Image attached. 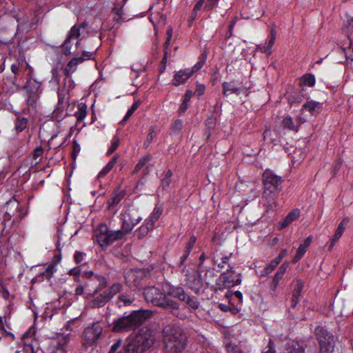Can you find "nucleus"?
Listing matches in <instances>:
<instances>
[{"instance_id": "f257e3e1", "label": "nucleus", "mask_w": 353, "mask_h": 353, "mask_svg": "<svg viewBox=\"0 0 353 353\" xmlns=\"http://www.w3.org/2000/svg\"><path fill=\"white\" fill-rule=\"evenodd\" d=\"M155 338L151 329L143 327L134 335L129 336L123 347L124 353H143L154 343Z\"/></svg>"}, {"instance_id": "f03ea898", "label": "nucleus", "mask_w": 353, "mask_h": 353, "mask_svg": "<svg viewBox=\"0 0 353 353\" xmlns=\"http://www.w3.org/2000/svg\"><path fill=\"white\" fill-rule=\"evenodd\" d=\"M165 349L170 352H181L186 346V336L183 330L175 325H168L163 330Z\"/></svg>"}, {"instance_id": "7ed1b4c3", "label": "nucleus", "mask_w": 353, "mask_h": 353, "mask_svg": "<svg viewBox=\"0 0 353 353\" xmlns=\"http://www.w3.org/2000/svg\"><path fill=\"white\" fill-rule=\"evenodd\" d=\"M151 315L149 310H137L128 316H123L114 321L112 330L121 332L135 329L140 326Z\"/></svg>"}, {"instance_id": "20e7f679", "label": "nucleus", "mask_w": 353, "mask_h": 353, "mask_svg": "<svg viewBox=\"0 0 353 353\" xmlns=\"http://www.w3.org/2000/svg\"><path fill=\"white\" fill-rule=\"evenodd\" d=\"M122 288V285L119 283H114L103 292H100L101 290L97 292L96 288L88 303V306L90 308H98L104 306L115 294L119 293Z\"/></svg>"}, {"instance_id": "39448f33", "label": "nucleus", "mask_w": 353, "mask_h": 353, "mask_svg": "<svg viewBox=\"0 0 353 353\" xmlns=\"http://www.w3.org/2000/svg\"><path fill=\"white\" fill-rule=\"evenodd\" d=\"M96 238L97 242L103 249L112 244L118 240L123 238V232L120 230H110L108 225L105 223H101L97 228Z\"/></svg>"}, {"instance_id": "423d86ee", "label": "nucleus", "mask_w": 353, "mask_h": 353, "mask_svg": "<svg viewBox=\"0 0 353 353\" xmlns=\"http://www.w3.org/2000/svg\"><path fill=\"white\" fill-rule=\"evenodd\" d=\"M263 196L267 199L272 198L273 194L278 190L281 184V177L275 174L272 171L266 170L263 176Z\"/></svg>"}, {"instance_id": "0eeeda50", "label": "nucleus", "mask_w": 353, "mask_h": 353, "mask_svg": "<svg viewBox=\"0 0 353 353\" xmlns=\"http://www.w3.org/2000/svg\"><path fill=\"white\" fill-rule=\"evenodd\" d=\"M23 88L26 90V103L28 107L36 108L37 101L42 92L41 82L32 79V76L27 80Z\"/></svg>"}, {"instance_id": "6e6552de", "label": "nucleus", "mask_w": 353, "mask_h": 353, "mask_svg": "<svg viewBox=\"0 0 353 353\" xmlns=\"http://www.w3.org/2000/svg\"><path fill=\"white\" fill-rule=\"evenodd\" d=\"M220 283H217V288H229L238 285L241 283V274H236L233 267L229 266L225 272L219 276Z\"/></svg>"}, {"instance_id": "1a4fd4ad", "label": "nucleus", "mask_w": 353, "mask_h": 353, "mask_svg": "<svg viewBox=\"0 0 353 353\" xmlns=\"http://www.w3.org/2000/svg\"><path fill=\"white\" fill-rule=\"evenodd\" d=\"M122 220L121 229L119 230L123 232V237L128 233L132 230L134 227L137 225L141 220V217L137 215L133 210H126L121 214Z\"/></svg>"}, {"instance_id": "9d476101", "label": "nucleus", "mask_w": 353, "mask_h": 353, "mask_svg": "<svg viewBox=\"0 0 353 353\" xmlns=\"http://www.w3.org/2000/svg\"><path fill=\"white\" fill-rule=\"evenodd\" d=\"M166 287L149 286L145 288L143 295L148 303H151L154 306H158L163 301L165 295H167Z\"/></svg>"}, {"instance_id": "9b49d317", "label": "nucleus", "mask_w": 353, "mask_h": 353, "mask_svg": "<svg viewBox=\"0 0 353 353\" xmlns=\"http://www.w3.org/2000/svg\"><path fill=\"white\" fill-rule=\"evenodd\" d=\"M58 95V103L57 108L53 111V117L57 120H62L66 114H64V111L69 106V93H67L65 90H59L57 92Z\"/></svg>"}, {"instance_id": "f8f14e48", "label": "nucleus", "mask_w": 353, "mask_h": 353, "mask_svg": "<svg viewBox=\"0 0 353 353\" xmlns=\"http://www.w3.org/2000/svg\"><path fill=\"white\" fill-rule=\"evenodd\" d=\"M103 327L99 321H96L88 325L84 330V337L87 345H92L100 338Z\"/></svg>"}, {"instance_id": "ddd939ff", "label": "nucleus", "mask_w": 353, "mask_h": 353, "mask_svg": "<svg viewBox=\"0 0 353 353\" xmlns=\"http://www.w3.org/2000/svg\"><path fill=\"white\" fill-rule=\"evenodd\" d=\"M232 254L227 255L223 250L219 248H215L210 254V258L214 263L219 268H223L225 265L228 263Z\"/></svg>"}, {"instance_id": "4468645a", "label": "nucleus", "mask_w": 353, "mask_h": 353, "mask_svg": "<svg viewBox=\"0 0 353 353\" xmlns=\"http://www.w3.org/2000/svg\"><path fill=\"white\" fill-rule=\"evenodd\" d=\"M314 334L319 344L334 343L333 334L323 326H317L314 330Z\"/></svg>"}, {"instance_id": "2eb2a0df", "label": "nucleus", "mask_w": 353, "mask_h": 353, "mask_svg": "<svg viewBox=\"0 0 353 353\" xmlns=\"http://www.w3.org/2000/svg\"><path fill=\"white\" fill-rule=\"evenodd\" d=\"M186 284L194 292L198 293L202 286L201 275L198 272L186 274Z\"/></svg>"}, {"instance_id": "dca6fc26", "label": "nucleus", "mask_w": 353, "mask_h": 353, "mask_svg": "<svg viewBox=\"0 0 353 353\" xmlns=\"http://www.w3.org/2000/svg\"><path fill=\"white\" fill-rule=\"evenodd\" d=\"M348 223H349V219L347 217H345L342 219L341 223L339 224L334 235L331 238L330 242H328V250H332L335 243L342 236Z\"/></svg>"}, {"instance_id": "f3484780", "label": "nucleus", "mask_w": 353, "mask_h": 353, "mask_svg": "<svg viewBox=\"0 0 353 353\" xmlns=\"http://www.w3.org/2000/svg\"><path fill=\"white\" fill-rule=\"evenodd\" d=\"M83 276L91 280L94 282H98L97 287V292L98 290H103L108 285L107 279L101 275L94 274L92 271H85L83 272Z\"/></svg>"}, {"instance_id": "a211bd4d", "label": "nucleus", "mask_w": 353, "mask_h": 353, "mask_svg": "<svg viewBox=\"0 0 353 353\" xmlns=\"http://www.w3.org/2000/svg\"><path fill=\"white\" fill-rule=\"evenodd\" d=\"M79 28H77L76 26H73L68 32L66 39L62 44L63 53L65 55L68 56L71 54V46L70 45L71 39L79 38Z\"/></svg>"}, {"instance_id": "6ab92c4d", "label": "nucleus", "mask_w": 353, "mask_h": 353, "mask_svg": "<svg viewBox=\"0 0 353 353\" xmlns=\"http://www.w3.org/2000/svg\"><path fill=\"white\" fill-rule=\"evenodd\" d=\"M126 194L125 190H121V186H118L112 192L110 198L108 200L107 204L109 209L117 205Z\"/></svg>"}, {"instance_id": "aec40b11", "label": "nucleus", "mask_w": 353, "mask_h": 353, "mask_svg": "<svg viewBox=\"0 0 353 353\" xmlns=\"http://www.w3.org/2000/svg\"><path fill=\"white\" fill-rule=\"evenodd\" d=\"M167 295L179 299L181 301H185L188 298V294L184 289L180 286H166Z\"/></svg>"}, {"instance_id": "412c9836", "label": "nucleus", "mask_w": 353, "mask_h": 353, "mask_svg": "<svg viewBox=\"0 0 353 353\" xmlns=\"http://www.w3.org/2000/svg\"><path fill=\"white\" fill-rule=\"evenodd\" d=\"M289 266V263L285 261L278 269L276 274H274L272 281L270 283V288L272 291H275L279 281L282 279L283 275L286 272V270Z\"/></svg>"}, {"instance_id": "4be33fe9", "label": "nucleus", "mask_w": 353, "mask_h": 353, "mask_svg": "<svg viewBox=\"0 0 353 353\" xmlns=\"http://www.w3.org/2000/svg\"><path fill=\"white\" fill-rule=\"evenodd\" d=\"M193 74V71H190V68L181 70L177 72L172 81L173 85L175 86L180 85L186 82V81Z\"/></svg>"}, {"instance_id": "5701e85b", "label": "nucleus", "mask_w": 353, "mask_h": 353, "mask_svg": "<svg viewBox=\"0 0 353 353\" xmlns=\"http://www.w3.org/2000/svg\"><path fill=\"white\" fill-rule=\"evenodd\" d=\"M85 59L83 57H74L67 64L64 68L63 72L67 78H69L72 73L74 72L79 64L83 63Z\"/></svg>"}, {"instance_id": "b1692460", "label": "nucleus", "mask_w": 353, "mask_h": 353, "mask_svg": "<svg viewBox=\"0 0 353 353\" xmlns=\"http://www.w3.org/2000/svg\"><path fill=\"white\" fill-rule=\"evenodd\" d=\"M303 288V283L301 280L297 279L295 282V284L293 288L292 294V307H295L298 304L300 297L301 296V292Z\"/></svg>"}, {"instance_id": "393cba45", "label": "nucleus", "mask_w": 353, "mask_h": 353, "mask_svg": "<svg viewBox=\"0 0 353 353\" xmlns=\"http://www.w3.org/2000/svg\"><path fill=\"white\" fill-rule=\"evenodd\" d=\"M312 241V236H309L305 239L304 242L299 245L296 251V254L292 261L293 263H296L303 256L307 248L310 245Z\"/></svg>"}, {"instance_id": "a878e982", "label": "nucleus", "mask_w": 353, "mask_h": 353, "mask_svg": "<svg viewBox=\"0 0 353 353\" xmlns=\"http://www.w3.org/2000/svg\"><path fill=\"white\" fill-rule=\"evenodd\" d=\"M323 108V103L315 101H307L302 106V110H307L311 114L314 115L319 113Z\"/></svg>"}, {"instance_id": "bb28decb", "label": "nucleus", "mask_w": 353, "mask_h": 353, "mask_svg": "<svg viewBox=\"0 0 353 353\" xmlns=\"http://www.w3.org/2000/svg\"><path fill=\"white\" fill-rule=\"evenodd\" d=\"M11 71L15 75L14 80L17 79L20 72L22 71H28L29 76H32L33 73L32 68L28 63H25L24 65L23 63H18L17 64H12L11 65Z\"/></svg>"}, {"instance_id": "cd10ccee", "label": "nucleus", "mask_w": 353, "mask_h": 353, "mask_svg": "<svg viewBox=\"0 0 353 353\" xmlns=\"http://www.w3.org/2000/svg\"><path fill=\"white\" fill-rule=\"evenodd\" d=\"M150 21L152 23L156 31L164 28L166 23L165 17L160 12L153 13L150 17Z\"/></svg>"}, {"instance_id": "c85d7f7f", "label": "nucleus", "mask_w": 353, "mask_h": 353, "mask_svg": "<svg viewBox=\"0 0 353 353\" xmlns=\"http://www.w3.org/2000/svg\"><path fill=\"white\" fill-rule=\"evenodd\" d=\"M143 276V273L137 270H132L128 272L125 276L128 282L131 283L134 286H139L140 279Z\"/></svg>"}, {"instance_id": "c756f323", "label": "nucleus", "mask_w": 353, "mask_h": 353, "mask_svg": "<svg viewBox=\"0 0 353 353\" xmlns=\"http://www.w3.org/2000/svg\"><path fill=\"white\" fill-rule=\"evenodd\" d=\"M300 216V211L298 209L293 210L284 219L281 223L280 229H283L291 224L294 221L296 220Z\"/></svg>"}, {"instance_id": "7c9ffc66", "label": "nucleus", "mask_w": 353, "mask_h": 353, "mask_svg": "<svg viewBox=\"0 0 353 353\" xmlns=\"http://www.w3.org/2000/svg\"><path fill=\"white\" fill-rule=\"evenodd\" d=\"M223 93L224 96H228L232 94H240L241 89L239 87H236L232 83L224 82L222 84Z\"/></svg>"}, {"instance_id": "2f4dec72", "label": "nucleus", "mask_w": 353, "mask_h": 353, "mask_svg": "<svg viewBox=\"0 0 353 353\" xmlns=\"http://www.w3.org/2000/svg\"><path fill=\"white\" fill-rule=\"evenodd\" d=\"M168 295H165L163 301H161V304H159L157 307H162L166 310H178L179 309V304L169 298L167 297Z\"/></svg>"}, {"instance_id": "473e14b6", "label": "nucleus", "mask_w": 353, "mask_h": 353, "mask_svg": "<svg viewBox=\"0 0 353 353\" xmlns=\"http://www.w3.org/2000/svg\"><path fill=\"white\" fill-rule=\"evenodd\" d=\"M119 158L118 154H115L112 157L111 160L107 163V165L102 169L99 173L98 178H103L107 175L114 167Z\"/></svg>"}, {"instance_id": "72a5a7b5", "label": "nucleus", "mask_w": 353, "mask_h": 353, "mask_svg": "<svg viewBox=\"0 0 353 353\" xmlns=\"http://www.w3.org/2000/svg\"><path fill=\"white\" fill-rule=\"evenodd\" d=\"M214 270L213 268H208L206 270L205 274L201 276L203 280L208 286L212 285L216 278Z\"/></svg>"}, {"instance_id": "f704fd0d", "label": "nucleus", "mask_w": 353, "mask_h": 353, "mask_svg": "<svg viewBox=\"0 0 353 353\" xmlns=\"http://www.w3.org/2000/svg\"><path fill=\"white\" fill-rule=\"evenodd\" d=\"M87 115V105L84 103H81L77 106V111L74 113V117L77 118V121H82Z\"/></svg>"}, {"instance_id": "c9c22d12", "label": "nucleus", "mask_w": 353, "mask_h": 353, "mask_svg": "<svg viewBox=\"0 0 353 353\" xmlns=\"http://www.w3.org/2000/svg\"><path fill=\"white\" fill-rule=\"evenodd\" d=\"M276 35V30L274 28L271 29L268 43L266 46H263V52L268 54H270L272 53L271 50L275 42Z\"/></svg>"}, {"instance_id": "e433bc0d", "label": "nucleus", "mask_w": 353, "mask_h": 353, "mask_svg": "<svg viewBox=\"0 0 353 353\" xmlns=\"http://www.w3.org/2000/svg\"><path fill=\"white\" fill-rule=\"evenodd\" d=\"M153 228L154 226L152 225V223H150L145 221L144 224H143L137 230L138 237L143 238Z\"/></svg>"}, {"instance_id": "4c0bfd02", "label": "nucleus", "mask_w": 353, "mask_h": 353, "mask_svg": "<svg viewBox=\"0 0 353 353\" xmlns=\"http://www.w3.org/2000/svg\"><path fill=\"white\" fill-rule=\"evenodd\" d=\"M287 353H305V349L299 342L294 341L288 346Z\"/></svg>"}, {"instance_id": "58836bf2", "label": "nucleus", "mask_w": 353, "mask_h": 353, "mask_svg": "<svg viewBox=\"0 0 353 353\" xmlns=\"http://www.w3.org/2000/svg\"><path fill=\"white\" fill-rule=\"evenodd\" d=\"M282 124L284 128L290 130L298 131V128L295 125L293 119L291 117H285L283 121Z\"/></svg>"}, {"instance_id": "ea45409f", "label": "nucleus", "mask_w": 353, "mask_h": 353, "mask_svg": "<svg viewBox=\"0 0 353 353\" xmlns=\"http://www.w3.org/2000/svg\"><path fill=\"white\" fill-rule=\"evenodd\" d=\"M156 135V128L154 126H151L149 129V132L147 135L146 139L143 143V146L145 148L149 147L153 139L155 138Z\"/></svg>"}, {"instance_id": "a19ab883", "label": "nucleus", "mask_w": 353, "mask_h": 353, "mask_svg": "<svg viewBox=\"0 0 353 353\" xmlns=\"http://www.w3.org/2000/svg\"><path fill=\"white\" fill-rule=\"evenodd\" d=\"M28 121L25 117H18L15 121V129L17 132H22L27 127Z\"/></svg>"}, {"instance_id": "79ce46f5", "label": "nucleus", "mask_w": 353, "mask_h": 353, "mask_svg": "<svg viewBox=\"0 0 353 353\" xmlns=\"http://www.w3.org/2000/svg\"><path fill=\"white\" fill-rule=\"evenodd\" d=\"M162 212L163 211L160 208H155L148 219H146L145 221L150 223H152V225L154 226V223L159 219Z\"/></svg>"}, {"instance_id": "37998d69", "label": "nucleus", "mask_w": 353, "mask_h": 353, "mask_svg": "<svg viewBox=\"0 0 353 353\" xmlns=\"http://www.w3.org/2000/svg\"><path fill=\"white\" fill-rule=\"evenodd\" d=\"M352 43L350 41L349 46L347 48L341 47V50L345 54L347 63L353 61V48L352 47Z\"/></svg>"}, {"instance_id": "c03bdc74", "label": "nucleus", "mask_w": 353, "mask_h": 353, "mask_svg": "<svg viewBox=\"0 0 353 353\" xmlns=\"http://www.w3.org/2000/svg\"><path fill=\"white\" fill-rule=\"evenodd\" d=\"M301 81L305 85L312 87L315 85L316 80L313 74H307L302 76L301 78Z\"/></svg>"}, {"instance_id": "a18cd8bd", "label": "nucleus", "mask_w": 353, "mask_h": 353, "mask_svg": "<svg viewBox=\"0 0 353 353\" xmlns=\"http://www.w3.org/2000/svg\"><path fill=\"white\" fill-rule=\"evenodd\" d=\"M279 263L276 259L271 261L263 269L261 276L268 275L271 273Z\"/></svg>"}, {"instance_id": "49530a36", "label": "nucleus", "mask_w": 353, "mask_h": 353, "mask_svg": "<svg viewBox=\"0 0 353 353\" xmlns=\"http://www.w3.org/2000/svg\"><path fill=\"white\" fill-rule=\"evenodd\" d=\"M150 160V155H146L142 158H141L136 165L134 170L132 171V174H137L146 163Z\"/></svg>"}, {"instance_id": "de8ad7c7", "label": "nucleus", "mask_w": 353, "mask_h": 353, "mask_svg": "<svg viewBox=\"0 0 353 353\" xmlns=\"http://www.w3.org/2000/svg\"><path fill=\"white\" fill-rule=\"evenodd\" d=\"M172 176V172L170 170H168L166 172L165 176L161 179V185L163 190H166L167 188H169L170 183H171Z\"/></svg>"}, {"instance_id": "09e8293b", "label": "nucleus", "mask_w": 353, "mask_h": 353, "mask_svg": "<svg viewBox=\"0 0 353 353\" xmlns=\"http://www.w3.org/2000/svg\"><path fill=\"white\" fill-rule=\"evenodd\" d=\"M207 59V55L205 54H202L199 58L198 62L190 68V71H193V74L200 70L204 65Z\"/></svg>"}, {"instance_id": "8fccbe9b", "label": "nucleus", "mask_w": 353, "mask_h": 353, "mask_svg": "<svg viewBox=\"0 0 353 353\" xmlns=\"http://www.w3.org/2000/svg\"><path fill=\"white\" fill-rule=\"evenodd\" d=\"M184 302H185L188 306H190L194 310L198 309L200 305V303L196 297L189 296L188 294L187 299H185Z\"/></svg>"}, {"instance_id": "3c124183", "label": "nucleus", "mask_w": 353, "mask_h": 353, "mask_svg": "<svg viewBox=\"0 0 353 353\" xmlns=\"http://www.w3.org/2000/svg\"><path fill=\"white\" fill-rule=\"evenodd\" d=\"M319 353H333L334 350V343L319 344Z\"/></svg>"}, {"instance_id": "603ef678", "label": "nucleus", "mask_w": 353, "mask_h": 353, "mask_svg": "<svg viewBox=\"0 0 353 353\" xmlns=\"http://www.w3.org/2000/svg\"><path fill=\"white\" fill-rule=\"evenodd\" d=\"M56 270V265H49L42 274L43 278L48 280L50 279Z\"/></svg>"}, {"instance_id": "864d4df0", "label": "nucleus", "mask_w": 353, "mask_h": 353, "mask_svg": "<svg viewBox=\"0 0 353 353\" xmlns=\"http://www.w3.org/2000/svg\"><path fill=\"white\" fill-rule=\"evenodd\" d=\"M133 301V299L128 297L127 295L121 294L118 297L117 303L119 307L130 305Z\"/></svg>"}, {"instance_id": "5fc2aeb1", "label": "nucleus", "mask_w": 353, "mask_h": 353, "mask_svg": "<svg viewBox=\"0 0 353 353\" xmlns=\"http://www.w3.org/2000/svg\"><path fill=\"white\" fill-rule=\"evenodd\" d=\"M120 139L117 136H114L111 141V145L107 151V155L112 154L119 146Z\"/></svg>"}, {"instance_id": "6e6d98bb", "label": "nucleus", "mask_w": 353, "mask_h": 353, "mask_svg": "<svg viewBox=\"0 0 353 353\" xmlns=\"http://www.w3.org/2000/svg\"><path fill=\"white\" fill-rule=\"evenodd\" d=\"M183 125V122L181 119H177L173 122L171 126V132L172 134H179Z\"/></svg>"}, {"instance_id": "4d7b16f0", "label": "nucleus", "mask_w": 353, "mask_h": 353, "mask_svg": "<svg viewBox=\"0 0 353 353\" xmlns=\"http://www.w3.org/2000/svg\"><path fill=\"white\" fill-rule=\"evenodd\" d=\"M43 149L41 147L36 148L32 152V157L36 161V163H40L43 154Z\"/></svg>"}, {"instance_id": "13d9d810", "label": "nucleus", "mask_w": 353, "mask_h": 353, "mask_svg": "<svg viewBox=\"0 0 353 353\" xmlns=\"http://www.w3.org/2000/svg\"><path fill=\"white\" fill-rule=\"evenodd\" d=\"M196 236L192 235L190 236L185 249H184V252H187V254H190V252H192V250L196 243Z\"/></svg>"}, {"instance_id": "bf43d9fd", "label": "nucleus", "mask_w": 353, "mask_h": 353, "mask_svg": "<svg viewBox=\"0 0 353 353\" xmlns=\"http://www.w3.org/2000/svg\"><path fill=\"white\" fill-rule=\"evenodd\" d=\"M74 83L71 78V76L69 78L65 77L63 82V86L65 88H67V93H69L70 90H72L74 88Z\"/></svg>"}, {"instance_id": "052dcab7", "label": "nucleus", "mask_w": 353, "mask_h": 353, "mask_svg": "<svg viewBox=\"0 0 353 353\" xmlns=\"http://www.w3.org/2000/svg\"><path fill=\"white\" fill-rule=\"evenodd\" d=\"M170 51V49L164 48V55L162 59L160 67H159V71L161 73L163 72L165 69L168 56V53Z\"/></svg>"}, {"instance_id": "680f3d73", "label": "nucleus", "mask_w": 353, "mask_h": 353, "mask_svg": "<svg viewBox=\"0 0 353 353\" xmlns=\"http://www.w3.org/2000/svg\"><path fill=\"white\" fill-rule=\"evenodd\" d=\"M139 106V101L134 102L130 108L128 110V112H127L125 116L124 117L123 119L125 121H127L132 115V114L137 110Z\"/></svg>"}, {"instance_id": "e2e57ef3", "label": "nucleus", "mask_w": 353, "mask_h": 353, "mask_svg": "<svg viewBox=\"0 0 353 353\" xmlns=\"http://www.w3.org/2000/svg\"><path fill=\"white\" fill-rule=\"evenodd\" d=\"M166 40L164 43V48L170 49V41L172 37V28L168 27L166 31Z\"/></svg>"}, {"instance_id": "0e129e2a", "label": "nucleus", "mask_w": 353, "mask_h": 353, "mask_svg": "<svg viewBox=\"0 0 353 353\" xmlns=\"http://www.w3.org/2000/svg\"><path fill=\"white\" fill-rule=\"evenodd\" d=\"M226 351L227 353H243L239 346L232 343L227 344Z\"/></svg>"}, {"instance_id": "69168bd1", "label": "nucleus", "mask_w": 353, "mask_h": 353, "mask_svg": "<svg viewBox=\"0 0 353 353\" xmlns=\"http://www.w3.org/2000/svg\"><path fill=\"white\" fill-rule=\"evenodd\" d=\"M85 254L82 252L76 251L74 254V260L76 263L79 264L84 260Z\"/></svg>"}, {"instance_id": "338daca9", "label": "nucleus", "mask_w": 353, "mask_h": 353, "mask_svg": "<svg viewBox=\"0 0 353 353\" xmlns=\"http://www.w3.org/2000/svg\"><path fill=\"white\" fill-rule=\"evenodd\" d=\"M219 1V0H207L205 9L208 10H212L214 7L218 6Z\"/></svg>"}, {"instance_id": "774afa93", "label": "nucleus", "mask_w": 353, "mask_h": 353, "mask_svg": "<svg viewBox=\"0 0 353 353\" xmlns=\"http://www.w3.org/2000/svg\"><path fill=\"white\" fill-rule=\"evenodd\" d=\"M205 90V86L203 84H197L194 90V94L200 97L203 94Z\"/></svg>"}]
</instances>
